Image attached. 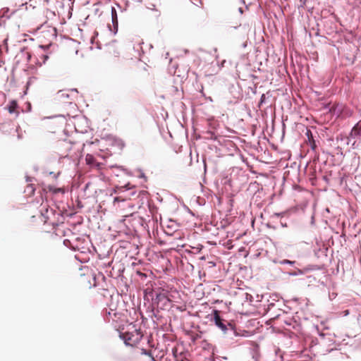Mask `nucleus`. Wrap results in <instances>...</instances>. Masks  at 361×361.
I'll list each match as a JSON object with an SVG mask.
<instances>
[{"instance_id": "6", "label": "nucleus", "mask_w": 361, "mask_h": 361, "mask_svg": "<svg viewBox=\"0 0 361 361\" xmlns=\"http://www.w3.org/2000/svg\"><path fill=\"white\" fill-rule=\"evenodd\" d=\"M119 201H123V200H121L120 197H116L114 198V202L116 203V202H119Z\"/></svg>"}, {"instance_id": "3", "label": "nucleus", "mask_w": 361, "mask_h": 361, "mask_svg": "<svg viewBox=\"0 0 361 361\" xmlns=\"http://www.w3.org/2000/svg\"><path fill=\"white\" fill-rule=\"evenodd\" d=\"M350 137L361 136V120L358 121L355 126L352 128L349 135Z\"/></svg>"}, {"instance_id": "4", "label": "nucleus", "mask_w": 361, "mask_h": 361, "mask_svg": "<svg viewBox=\"0 0 361 361\" xmlns=\"http://www.w3.org/2000/svg\"><path fill=\"white\" fill-rule=\"evenodd\" d=\"M18 108V103L16 100H11L8 106H7V110L8 111V112L10 114H13V113H16V109Z\"/></svg>"}, {"instance_id": "7", "label": "nucleus", "mask_w": 361, "mask_h": 361, "mask_svg": "<svg viewBox=\"0 0 361 361\" xmlns=\"http://www.w3.org/2000/svg\"><path fill=\"white\" fill-rule=\"evenodd\" d=\"M44 60H47L48 59V56H47V55H44Z\"/></svg>"}, {"instance_id": "1", "label": "nucleus", "mask_w": 361, "mask_h": 361, "mask_svg": "<svg viewBox=\"0 0 361 361\" xmlns=\"http://www.w3.org/2000/svg\"><path fill=\"white\" fill-rule=\"evenodd\" d=\"M142 336V332L137 329L120 334V337L124 341L125 344L130 346L136 345L141 341Z\"/></svg>"}, {"instance_id": "2", "label": "nucleus", "mask_w": 361, "mask_h": 361, "mask_svg": "<svg viewBox=\"0 0 361 361\" xmlns=\"http://www.w3.org/2000/svg\"><path fill=\"white\" fill-rule=\"evenodd\" d=\"M214 322L217 326H219L223 331H226L227 330L226 325L223 322V319L220 317L218 311H214Z\"/></svg>"}, {"instance_id": "5", "label": "nucleus", "mask_w": 361, "mask_h": 361, "mask_svg": "<svg viewBox=\"0 0 361 361\" xmlns=\"http://www.w3.org/2000/svg\"><path fill=\"white\" fill-rule=\"evenodd\" d=\"M295 263V262L293 261H290L288 259H284L283 262H281V264H293Z\"/></svg>"}, {"instance_id": "8", "label": "nucleus", "mask_w": 361, "mask_h": 361, "mask_svg": "<svg viewBox=\"0 0 361 361\" xmlns=\"http://www.w3.org/2000/svg\"><path fill=\"white\" fill-rule=\"evenodd\" d=\"M128 216V214H126V213L123 214V216L126 217Z\"/></svg>"}]
</instances>
